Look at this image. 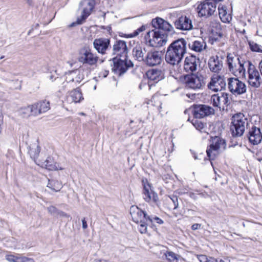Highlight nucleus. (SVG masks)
Listing matches in <instances>:
<instances>
[{
	"label": "nucleus",
	"mask_w": 262,
	"mask_h": 262,
	"mask_svg": "<svg viewBox=\"0 0 262 262\" xmlns=\"http://www.w3.org/2000/svg\"><path fill=\"white\" fill-rule=\"evenodd\" d=\"M154 29L149 31L145 36L146 41L149 45L153 47L163 46L167 41L168 34L175 33L173 27L168 21L160 17H156L151 21Z\"/></svg>",
	"instance_id": "nucleus-1"
},
{
	"label": "nucleus",
	"mask_w": 262,
	"mask_h": 262,
	"mask_svg": "<svg viewBox=\"0 0 262 262\" xmlns=\"http://www.w3.org/2000/svg\"><path fill=\"white\" fill-rule=\"evenodd\" d=\"M187 42L184 38H179L173 41L168 47L165 54L167 63L178 65L182 61L186 53Z\"/></svg>",
	"instance_id": "nucleus-2"
},
{
	"label": "nucleus",
	"mask_w": 262,
	"mask_h": 262,
	"mask_svg": "<svg viewBox=\"0 0 262 262\" xmlns=\"http://www.w3.org/2000/svg\"><path fill=\"white\" fill-rule=\"evenodd\" d=\"M184 68L186 72H190L185 75L182 79L183 82L185 84V86L188 89H196L195 80L196 74L194 72L196 70V58L194 55L191 54L185 59Z\"/></svg>",
	"instance_id": "nucleus-3"
},
{
	"label": "nucleus",
	"mask_w": 262,
	"mask_h": 262,
	"mask_svg": "<svg viewBox=\"0 0 262 262\" xmlns=\"http://www.w3.org/2000/svg\"><path fill=\"white\" fill-rule=\"evenodd\" d=\"M238 55L232 53H228L227 56V62L228 69L236 76L238 75H245L246 70L244 64L246 61L241 60Z\"/></svg>",
	"instance_id": "nucleus-4"
},
{
	"label": "nucleus",
	"mask_w": 262,
	"mask_h": 262,
	"mask_svg": "<svg viewBox=\"0 0 262 262\" xmlns=\"http://www.w3.org/2000/svg\"><path fill=\"white\" fill-rule=\"evenodd\" d=\"M127 58L128 57H114L110 59V61H112L111 66L112 67V72L119 76H121L129 68L133 67V62L130 60H128Z\"/></svg>",
	"instance_id": "nucleus-5"
},
{
	"label": "nucleus",
	"mask_w": 262,
	"mask_h": 262,
	"mask_svg": "<svg viewBox=\"0 0 262 262\" xmlns=\"http://www.w3.org/2000/svg\"><path fill=\"white\" fill-rule=\"evenodd\" d=\"M231 124L230 130L232 136L241 137L243 135L247 125V119L243 114H237L232 117Z\"/></svg>",
	"instance_id": "nucleus-6"
},
{
	"label": "nucleus",
	"mask_w": 262,
	"mask_h": 262,
	"mask_svg": "<svg viewBox=\"0 0 262 262\" xmlns=\"http://www.w3.org/2000/svg\"><path fill=\"white\" fill-rule=\"evenodd\" d=\"M226 146L225 140L215 136L212 140V143L210 144L209 148L206 150L208 157L210 160L214 159L216 155H218L220 151L225 149Z\"/></svg>",
	"instance_id": "nucleus-7"
},
{
	"label": "nucleus",
	"mask_w": 262,
	"mask_h": 262,
	"mask_svg": "<svg viewBox=\"0 0 262 262\" xmlns=\"http://www.w3.org/2000/svg\"><path fill=\"white\" fill-rule=\"evenodd\" d=\"M223 0H205L198 7L199 16L208 17L215 12L217 3Z\"/></svg>",
	"instance_id": "nucleus-8"
},
{
	"label": "nucleus",
	"mask_w": 262,
	"mask_h": 262,
	"mask_svg": "<svg viewBox=\"0 0 262 262\" xmlns=\"http://www.w3.org/2000/svg\"><path fill=\"white\" fill-rule=\"evenodd\" d=\"M228 88L230 92L234 95H242L247 91L245 83L240 81L238 78H228Z\"/></svg>",
	"instance_id": "nucleus-9"
},
{
	"label": "nucleus",
	"mask_w": 262,
	"mask_h": 262,
	"mask_svg": "<svg viewBox=\"0 0 262 262\" xmlns=\"http://www.w3.org/2000/svg\"><path fill=\"white\" fill-rule=\"evenodd\" d=\"M248 63L249 66L248 69V82L252 87L259 88L262 82L259 72L251 62L248 61Z\"/></svg>",
	"instance_id": "nucleus-10"
},
{
	"label": "nucleus",
	"mask_w": 262,
	"mask_h": 262,
	"mask_svg": "<svg viewBox=\"0 0 262 262\" xmlns=\"http://www.w3.org/2000/svg\"><path fill=\"white\" fill-rule=\"evenodd\" d=\"M113 55L118 57H128V50L126 42L120 39H116L113 45Z\"/></svg>",
	"instance_id": "nucleus-11"
},
{
	"label": "nucleus",
	"mask_w": 262,
	"mask_h": 262,
	"mask_svg": "<svg viewBox=\"0 0 262 262\" xmlns=\"http://www.w3.org/2000/svg\"><path fill=\"white\" fill-rule=\"evenodd\" d=\"M162 53L154 49L149 51L145 57L144 63L150 67L160 64L162 61Z\"/></svg>",
	"instance_id": "nucleus-12"
},
{
	"label": "nucleus",
	"mask_w": 262,
	"mask_h": 262,
	"mask_svg": "<svg viewBox=\"0 0 262 262\" xmlns=\"http://www.w3.org/2000/svg\"><path fill=\"white\" fill-rule=\"evenodd\" d=\"M229 94L227 93H220L212 95L211 97V103L214 107H217L220 108L225 106H227L229 105Z\"/></svg>",
	"instance_id": "nucleus-13"
},
{
	"label": "nucleus",
	"mask_w": 262,
	"mask_h": 262,
	"mask_svg": "<svg viewBox=\"0 0 262 262\" xmlns=\"http://www.w3.org/2000/svg\"><path fill=\"white\" fill-rule=\"evenodd\" d=\"M226 83L223 76L214 74L211 78L210 82L208 84L209 89L214 91H221L226 88Z\"/></svg>",
	"instance_id": "nucleus-14"
},
{
	"label": "nucleus",
	"mask_w": 262,
	"mask_h": 262,
	"mask_svg": "<svg viewBox=\"0 0 262 262\" xmlns=\"http://www.w3.org/2000/svg\"><path fill=\"white\" fill-rule=\"evenodd\" d=\"M130 214L133 221L138 224L139 223H144L145 222H148L147 215L146 212L136 206H132L130 208Z\"/></svg>",
	"instance_id": "nucleus-15"
},
{
	"label": "nucleus",
	"mask_w": 262,
	"mask_h": 262,
	"mask_svg": "<svg viewBox=\"0 0 262 262\" xmlns=\"http://www.w3.org/2000/svg\"><path fill=\"white\" fill-rule=\"evenodd\" d=\"M79 61L83 63H88L90 65H94L98 60V57L94 56L91 50L88 48H84L80 52Z\"/></svg>",
	"instance_id": "nucleus-16"
},
{
	"label": "nucleus",
	"mask_w": 262,
	"mask_h": 262,
	"mask_svg": "<svg viewBox=\"0 0 262 262\" xmlns=\"http://www.w3.org/2000/svg\"><path fill=\"white\" fill-rule=\"evenodd\" d=\"M199 62V67L202 69L199 72H198V89H201L204 87L207 83L206 79L208 77V70L206 68L204 69L206 65V61L200 62V59L198 58V63Z\"/></svg>",
	"instance_id": "nucleus-17"
},
{
	"label": "nucleus",
	"mask_w": 262,
	"mask_h": 262,
	"mask_svg": "<svg viewBox=\"0 0 262 262\" xmlns=\"http://www.w3.org/2000/svg\"><path fill=\"white\" fill-rule=\"evenodd\" d=\"M93 46L99 53L104 54L106 50L111 48L110 39L106 38L95 39L93 41Z\"/></svg>",
	"instance_id": "nucleus-18"
},
{
	"label": "nucleus",
	"mask_w": 262,
	"mask_h": 262,
	"mask_svg": "<svg viewBox=\"0 0 262 262\" xmlns=\"http://www.w3.org/2000/svg\"><path fill=\"white\" fill-rule=\"evenodd\" d=\"M249 142L253 145L259 144L262 140V133L260 129L253 125L247 134Z\"/></svg>",
	"instance_id": "nucleus-19"
},
{
	"label": "nucleus",
	"mask_w": 262,
	"mask_h": 262,
	"mask_svg": "<svg viewBox=\"0 0 262 262\" xmlns=\"http://www.w3.org/2000/svg\"><path fill=\"white\" fill-rule=\"evenodd\" d=\"M176 29L181 30H189L192 28L191 20L186 16H181L174 22Z\"/></svg>",
	"instance_id": "nucleus-20"
},
{
	"label": "nucleus",
	"mask_w": 262,
	"mask_h": 262,
	"mask_svg": "<svg viewBox=\"0 0 262 262\" xmlns=\"http://www.w3.org/2000/svg\"><path fill=\"white\" fill-rule=\"evenodd\" d=\"M209 28L212 34L211 36L212 40L216 41L222 37L223 33L222 32L221 25L219 21L216 20L211 21Z\"/></svg>",
	"instance_id": "nucleus-21"
},
{
	"label": "nucleus",
	"mask_w": 262,
	"mask_h": 262,
	"mask_svg": "<svg viewBox=\"0 0 262 262\" xmlns=\"http://www.w3.org/2000/svg\"><path fill=\"white\" fill-rule=\"evenodd\" d=\"M208 66L212 72H219L223 68L222 57H220L218 55L210 57L209 59Z\"/></svg>",
	"instance_id": "nucleus-22"
},
{
	"label": "nucleus",
	"mask_w": 262,
	"mask_h": 262,
	"mask_svg": "<svg viewBox=\"0 0 262 262\" xmlns=\"http://www.w3.org/2000/svg\"><path fill=\"white\" fill-rule=\"evenodd\" d=\"M83 99L82 93L78 89H75L71 91L64 99V102L67 103H72L80 102Z\"/></svg>",
	"instance_id": "nucleus-23"
},
{
	"label": "nucleus",
	"mask_w": 262,
	"mask_h": 262,
	"mask_svg": "<svg viewBox=\"0 0 262 262\" xmlns=\"http://www.w3.org/2000/svg\"><path fill=\"white\" fill-rule=\"evenodd\" d=\"M214 114L215 111L211 106L205 104H198V118H203Z\"/></svg>",
	"instance_id": "nucleus-24"
},
{
	"label": "nucleus",
	"mask_w": 262,
	"mask_h": 262,
	"mask_svg": "<svg viewBox=\"0 0 262 262\" xmlns=\"http://www.w3.org/2000/svg\"><path fill=\"white\" fill-rule=\"evenodd\" d=\"M142 184L143 186V198L144 200L149 202L151 200V194L152 190L151 189V185L148 182L147 179H143L142 180Z\"/></svg>",
	"instance_id": "nucleus-25"
},
{
	"label": "nucleus",
	"mask_w": 262,
	"mask_h": 262,
	"mask_svg": "<svg viewBox=\"0 0 262 262\" xmlns=\"http://www.w3.org/2000/svg\"><path fill=\"white\" fill-rule=\"evenodd\" d=\"M148 78L152 81L158 82L164 78V74L163 71L160 69H152L146 72Z\"/></svg>",
	"instance_id": "nucleus-26"
},
{
	"label": "nucleus",
	"mask_w": 262,
	"mask_h": 262,
	"mask_svg": "<svg viewBox=\"0 0 262 262\" xmlns=\"http://www.w3.org/2000/svg\"><path fill=\"white\" fill-rule=\"evenodd\" d=\"M146 52L145 47L140 46H136L133 50V55L136 60L139 61L144 62L145 57L144 55Z\"/></svg>",
	"instance_id": "nucleus-27"
},
{
	"label": "nucleus",
	"mask_w": 262,
	"mask_h": 262,
	"mask_svg": "<svg viewBox=\"0 0 262 262\" xmlns=\"http://www.w3.org/2000/svg\"><path fill=\"white\" fill-rule=\"evenodd\" d=\"M219 15L221 21L224 23H229L232 19L230 14L227 12L225 6L219 5L218 7Z\"/></svg>",
	"instance_id": "nucleus-28"
},
{
	"label": "nucleus",
	"mask_w": 262,
	"mask_h": 262,
	"mask_svg": "<svg viewBox=\"0 0 262 262\" xmlns=\"http://www.w3.org/2000/svg\"><path fill=\"white\" fill-rule=\"evenodd\" d=\"M80 6H83V10L84 12L91 14L95 6V0H82L80 3Z\"/></svg>",
	"instance_id": "nucleus-29"
},
{
	"label": "nucleus",
	"mask_w": 262,
	"mask_h": 262,
	"mask_svg": "<svg viewBox=\"0 0 262 262\" xmlns=\"http://www.w3.org/2000/svg\"><path fill=\"white\" fill-rule=\"evenodd\" d=\"M190 112H191L193 116V119L191 120H190V117H189L187 121H190L191 122L192 124L195 127L196 129V120H194L195 119H196V104H193L191 107H190L189 108L186 109L184 111L185 114H188Z\"/></svg>",
	"instance_id": "nucleus-30"
},
{
	"label": "nucleus",
	"mask_w": 262,
	"mask_h": 262,
	"mask_svg": "<svg viewBox=\"0 0 262 262\" xmlns=\"http://www.w3.org/2000/svg\"><path fill=\"white\" fill-rule=\"evenodd\" d=\"M47 187L55 192H58L62 188V185L61 183L57 180L49 179Z\"/></svg>",
	"instance_id": "nucleus-31"
},
{
	"label": "nucleus",
	"mask_w": 262,
	"mask_h": 262,
	"mask_svg": "<svg viewBox=\"0 0 262 262\" xmlns=\"http://www.w3.org/2000/svg\"><path fill=\"white\" fill-rule=\"evenodd\" d=\"M29 153L32 158H37L40 151V147L36 143L29 146Z\"/></svg>",
	"instance_id": "nucleus-32"
},
{
	"label": "nucleus",
	"mask_w": 262,
	"mask_h": 262,
	"mask_svg": "<svg viewBox=\"0 0 262 262\" xmlns=\"http://www.w3.org/2000/svg\"><path fill=\"white\" fill-rule=\"evenodd\" d=\"M196 207L195 205L188 204L184 211L186 216L188 217H193L196 213Z\"/></svg>",
	"instance_id": "nucleus-33"
},
{
	"label": "nucleus",
	"mask_w": 262,
	"mask_h": 262,
	"mask_svg": "<svg viewBox=\"0 0 262 262\" xmlns=\"http://www.w3.org/2000/svg\"><path fill=\"white\" fill-rule=\"evenodd\" d=\"M43 165L46 169L49 170H54L58 169L55 164H54L53 159L50 157H48L47 158L43 163Z\"/></svg>",
	"instance_id": "nucleus-34"
},
{
	"label": "nucleus",
	"mask_w": 262,
	"mask_h": 262,
	"mask_svg": "<svg viewBox=\"0 0 262 262\" xmlns=\"http://www.w3.org/2000/svg\"><path fill=\"white\" fill-rule=\"evenodd\" d=\"M30 105L20 108L18 112L19 115L23 118H28L32 116Z\"/></svg>",
	"instance_id": "nucleus-35"
},
{
	"label": "nucleus",
	"mask_w": 262,
	"mask_h": 262,
	"mask_svg": "<svg viewBox=\"0 0 262 262\" xmlns=\"http://www.w3.org/2000/svg\"><path fill=\"white\" fill-rule=\"evenodd\" d=\"M37 103L39 106V111L41 114L47 112L50 108L49 101L45 100L38 102Z\"/></svg>",
	"instance_id": "nucleus-36"
},
{
	"label": "nucleus",
	"mask_w": 262,
	"mask_h": 262,
	"mask_svg": "<svg viewBox=\"0 0 262 262\" xmlns=\"http://www.w3.org/2000/svg\"><path fill=\"white\" fill-rule=\"evenodd\" d=\"M146 29V26L145 25H142L140 27H139L138 29H137L136 30L134 31V32L133 33L128 34H123L120 35L121 37H125L127 38H132L135 36H137L139 35L140 32H141L143 31H144Z\"/></svg>",
	"instance_id": "nucleus-37"
},
{
	"label": "nucleus",
	"mask_w": 262,
	"mask_h": 262,
	"mask_svg": "<svg viewBox=\"0 0 262 262\" xmlns=\"http://www.w3.org/2000/svg\"><path fill=\"white\" fill-rule=\"evenodd\" d=\"M164 255L169 262H176L178 260V255L172 251H166Z\"/></svg>",
	"instance_id": "nucleus-38"
},
{
	"label": "nucleus",
	"mask_w": 262,
	"mask_h": 262,
	"mask_svg": "<svg viewBox=\"0 0 262 262\" xmlns=\"http://www.w3.org/2000/svg\"><path fill=\"white\" fill-rule=\"evenodd\" d=\"M147 219H148V222L150 224L151 227H152L154 226V225H153L154 222H156L157 223H158L159 225H161V224H163V223H164L162 219H161L159 217H158L157 216H155V215H150V216L149 215V216L147 217Z\"/></svg>",
	"instance_id": "nucleus-39"
},
{
	"label": "nucleus",
	"mask_w": 262,
	"mask_h": 262,
	"mask_svg": "<svg viewBox=\"0 0 262 262\" xmlns=\"http://www.w3.org/2000/svg\"><path fill=\"white\" fill-rule=\"evenodd\" d=\"M31 113L32 116H37L38 115L41 114V112L39 111V106L38 103H35L32 105H30Z\"/></svg>",
	"instance_id": "nucleus-40"
},
{
	"label": "nucleus",
	"mask_w": 262,
	"mask_h": 262,
	"mask_svg": "<svg viewBox=\"0 0 262 262\" xmlns=\"http://www.w3.org/2000/svg\"><path fill=\"white\" fill-rule=\"evenodd\" d=\"M169 201L172 203V205H170L169 209H172L173 210L177 209L179 206L178 198L177 196L172 195L168 196Z\"/></svg>",
	"instance_id": "nucleus-41"
},
{
	"label": "nucleus",
	"mask_w": 262,
	"mask_h": 262,
	"mask_svg": "<svg viewBox=\"0 0 262 262\" xmlns=\"http://www.w3.org/2000/svg\"><path fill=\"white\" fill-rule=\"evenodd\" d=\"M90 15V13L84 12V11H82L80 17L77 18V24L81 25L83 24Z\"/></svg>",
	"instance_id": "nucleus-42"
},
{
	"label": "nucleus",
	"mask_w": 262,
	"mask_h": 262,
	"mask_svg": "<svg viewBox=\"0 0 262 262\" xmlns=\"http://www.w3.org/2000/svg\"><path fill=\"white\" fill-rule=\"evenodd\" d=\"M140 226L139 227V231L141 234L146 233L147 232V226L150 224L148 222H145L144 223H139Z\"/></svg>",
	"instance_id": "nucleus-43"
},
{
	"label": "nucleus",
	"mask_w": 262,
	"mask_h": 262,
	"mask_svg": "<svg viewBox=\"0 0 262 262\" xmlns=\"http://www.w3.org/2000/svg\"><path fill=\"white\" fill-rule=\"evenodd\" d=\"M198 259L200 262H213V258L205 255H198Z\"/></svg>",
	"instance_id": "nucleus-44"
},
{
	"label": "nucleus",
	"mask_w": 262,
	"mask_h": 262,
	"mask_svg": "<svg viewBox=\"0 0 262 262\" xmlns=\"http://www.w3.org/2000/svg\"><path fill=\"white\" fill-rule=\"evenodd\" d=\"M5 257L6 259L9 262H18L19 257L15 256L13 255H6Z\"/></svg>",
	"instance_id": "nucleus-45"
},
{
	"label": "nucleus",
	"mask_w": 262,
	"mask_h": 262,
	"mask_svg": "<svg viewBox=\"0 0 262 262\" xmlns=\"http://www.w3.org/2000/svg\"><path fill=\"white\" fill-rule=\"evenodd\" d=\"M151 200L152 201L156 204L157 205H159V204L160 203L159 198L158 194L155 192H152L151 194Z\"/></svg>",
	"instance_id": "nucleus-46"
},
{
	"label": "nucleus",
	"mask_w": 262,
	"mask_h": 262,
	"mask_svg": "<svg viewBox=\"0 0 262 262\" xmlns=\"http://www.w3.org/2000/svg\"><path fill=\"white\" fill-rule=\"evenodd\" d=\"M250 48L252 51L255 52H260V46L257 43L250 44Z\"/></svg>",
	"instance_id": "nucleus-47"
},
{
	"label": "nucleus",
	"mask_w": 262,
	"mask_h": 262,
	"mask_svg": "<svg viewBox=\"0 0 262 262\" xmlns=\"http://www.w3.org/2000/svg\"><path fill=\"white\" fill-rule=\"evenodd\" d=\"M18 262H34V260L32 258L22 256L19 257Z\"/></svg>",
	"instance_id": "nucleus-48"
},
{
	"label": "nucleus",
	"mask_w": 262,
	"mask_h": 262,
	"mask_svg": "<svg viewBox=\"0 0 262 262\" xmlns=\"http://www.w3.org/2000/svg\"><path fill=\"white\" fill-rule=\"evenodd\" d=\"M50 79L51 80H52V81H54V80L56 81L57 83H60L62 82V79H61V78H59V77H56V78H54V76L52 75H50Z\"/></svg>",
	"instance_id": "nucleus-49"
},
{
	"label": "nucleus",
	"mask_w": 262,
	"mask_h": 262,
	"mask_svg": "<svg viewBox=\"0 0 262 262\" xmlns=\"http://www.w3.org/2000/svg\"><path fill=\"white\" fill-rule=\"evenodd\" d=\"M206 45L205 44L204 46L203 45L201 44V42L198 40V52H201L203 49L205 48Z\"/></svg>",
	"instance_id": "nucleus-50"
},
{
	"label": "nucleus",
	"mask_w": 262,
	"mask_h": 262,
	"mask_svg": "<svg viewBox=\"0 0 262 262\" xmlns=\"http://www.w3.org/2000/svg\"><path fill=\"white\" fill-rule=\"evenodd\" d=\"M213 262H230V260L228 259H222V258H214Z\"/></svg>",
	"instance_id": "nucleus-51"
},
{
	"label": "nucleus",
	"mask_w": 262,
	"mask_h": 262,
	"mask_svg": "<svg viewBox=\"0 0 262 262\" xmlns=\"http://www.w3.org/2000/svg\"><path fill=\"white\" fill-rule=\"evenodd\" d=\"M189 48H191L194 51L196 52V40H195L193 42V44L192 46H190V44H189Z\"/></svg>",
	"instance_id": "nucleus-52"
},
{
	"label": "nucleus",
	"mask_w": 262,
	"mask_h": 262,
	"mask_svg": "<svg viewBox=\"0 0 262 262\" xmlns=\"http://www.w3.org/2000/svg\"><path fill=\"white\" fill-rule=\"evenodd\" d=\"M48 211L51 213H54L56 212L57 209L54 206H50L48 208Z\"/></svg>",
	"instance_id": "nucleus-53"
},
{
	"label": "nucleus",
	"mask_w": 262,
	"mask_h": 262,
	"mask_svg": "<svg viewBox=\"0 0 262 262\" xmlns=\"http://www.w3.org/2000/svg\"><path fill=\"white\" fill-rule=\"evenodd\" d=\"M186 96L191 100H194L196 98V94L193 93V94H187Z\"/></svg>",
	"instance_id": "nucleus-54"
},
{
	"label": "nucleus",
	"mask_w": 262,
	"mask_h": 262,
	"mask_svg": "<svg viewBox=\"0 0 262 262\" xmlns=\"http://www.w3.org/2000/svg\"><path fill=\"white\" fill-rule=\"evenodd\" d=\"M82 228L84 229H86L87 227H88V225H87V223H86V221H85V217H84L82 220Z\"/></svg>",
	"instance_id": "nucleus-55"
},
{
	"label": "nucleus",
	"mask_w": 262,
	"mask_h": 262,
	"mask_svg": "<svg viewBox=\"0 0 262 262\" xmlns=\"http://www.w3.org/2000/svg\"><path fill=\"white\" fill-rule=\"evenodd\" d=\"M205 125L206 124L203 123L202 122H199L198 121V130L203 129Z\"/></svg>",
	"instance_id": "nucleus-56"
},
{
	"label": "nucleus",
	"mask_w": 262,
	"mask_h": 262,
	"mask_svg": "<svg viewBox=\"0 0 262 262\" xmlns=\"http://www.w3.org/2000/svg\"><path fill=\"white\" fill-rule=\"evenodd\" d=\"M3 123V116L1 112H0V134L1 133L2 127L1 125Z\"/></svg>",
	"instance_id": "nucleus-57"
},
{
	"label": "nucleus",
	"mask_w": 262,
	"mask_h": 262,
	"mask_svg": "<svg viewBox=\"0 0 262 262\" xmlns=\"http://www.w3.org/2000/svg\"><path fill=\"white\" fill-rule=\"evenodd\" d=\"M109 73V71L108 70H105L102 73V77L105 78L107 77Z\"/></svg>",
	"instance_id": "nucleus-58"
},
{
	"label": "nucleus",
	"mask_w": 262,
	"mask_h": 262,
	"mask_svg": "<svg viewBox=\"0 0 262 262\" xmlns=\"http://www.w3.org/2000/svg\"><path fill=\"white\" fill-rule=\"evenodd\" d=\"M102 29H105L107 30V31L109 32H110L111 30H112V27L110 26H107L106 27H105L104 26H102L101 27Z\"/></svg>",
	"instance_id": "nucleus-59"
},
{
	"label": "nucleus",
	"mask_w": 262,
	"mask_h": 262,
	"mask_svg": "<svg viewBox=\"0 0 262 262\" xmlns=\"http://www.w3.org/2000/svg\"><path fill=\"white\" fill-rule=\"evenodd\" d=\"M190 151L191 152V154L192 155L193 157L194 158V159L195 160L196 159V155L195 154V150L190 149Z\"/></svg>",
	"instance_id": "nucleus-60"
},
{
	"label": "nucleus",
	"mask_w": 262,
	"mask_h": 262,
	"mask_svg": "<svg viewBox=\"0 0 262 262\" xmlns=\"http://www.w3.org/2000/svg\"><path fill=\"white\" fill-rule=\"evenodd\" d=\"M60 215L61 216H64V217H67L70 216L69 215H68L67 213H66V212H63V211H61L60 212Z\"/></svg>",
	"instance_id": "nucleus-61"
},
{
	"label": "nucleus",
	"mask_w": 262,
	"mask_h": 262,
	"mask_svg": "<svg viewBox=\"0 0 262 262\" xmlns=\"http://www.w3.org/2000/svg\"><path fill=\"white\" fill-rule=\"evenodd\" d=\"M191 228L192 230H196V224H193L192 226H191Z\"/></svg>",
	"instance_id": "nucleus-62"
},
{
	"label": "nucleus",
	"mask_w": 262,
	"mask_h": 262,
	"mask_svg": "<svg viewBox=\"0 0 262 262\" xmlns=\"http://www.w3.org/2000/svg\"><path fill=\"white\" fill-rule=\"evenodd\" d=\"M77 24V21L76 22L72 23L69 26L70 27H74L76 26Z\"/></svg>",
	"instance_id": "nucleus-63"
},
{
	"label": "nucleus",
	"mask_w": 262,
	"mask_h": 262,
	"mask_svg": "<svg viewBox=\"0 0 262 262\" xmlns=\"http://www.w3.org/2000/svg\"><path fill=\"white\" fill-rule=\"evenodd\" d=\"M29 5H32V0H26Z\"/></svg>",
	"instance_id": "nucleus-64"
}]
</instances>
